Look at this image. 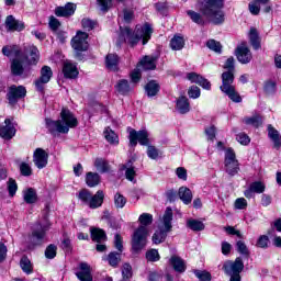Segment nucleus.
I'll list each match as a JSON object with an SVG mask.
<instances>
[{
	"label": "nucleus",
	"mask_w": 281,
	"mask_h": 281,
	"mask_svg": "<svg viewBox=\"0 0 281 281\" xmlns=\"http://www.w3.org/2000/svg\"><path fill=\"white\" fill-rule=\"evenodd\" d=\"M3 56L11 59V74L12 76H23L25 69L31 65L38 63V48L35 46H29L21 48L19 45H7L2 48Z\"/></svg>",
	"instance_id": "obj_1"
},
{
	"label": "nucleus",
	"mask_w": 281,
	"mask_h": 281,
	"mask_svg": "<svg viewBox=\"0 0 281 281\" xmlns=\"http://www.w3.org/2000/svg\"><path fill=\"white\" fill-rule=\"evenodd\" d=\"M224 1L225 0H204L200 5L201 13L189 10L187 14L196 25H203L205 23L204 19L214 25H222V23H225V13L223 12Z\"/></svg>",
	"instance_id": "obj_2"
},
{
	"label": "nucleus",
	"mask_w": 281,
	"mask_h": 281,
	"mask_svg": "<svg viewBox=\"0 0 281 281\" xmlns=\"http://www.w3.org/2000/svg\"><path fill=\"white\" fill-rule=\"evenodd\" d=\"M46 128L53 137L58 135H67L69 128H76L78 126V119L69 111V109H63L60 112V120L54 121L46 119Z\"/></svg>",
	"instance_id": "obj_3"
},
{
	"label": "nucleus",
	"mask_w": 281,
	"mask_h": 281,
	"mask_svg": "<svg viewBox=\"0 0 281 281\" xmlns=\"http://www.w3.org/2000/svg\"><path fill=\"white\" fill-rule=\"evenodd\" d=\"M236 59L234 57H228L224 64L225 71L222 74V86L220 87L221 91L225 93L232 100V102H243V98L236 91V87H234V71L236 69L235 66Z\"/></svg>",
	"instance_id": "obj_4"
},
{
	"label": "nucleus",
	"mask_w": 281,
	"mask_h": 281,
	"mask_svg": "<svg viewBox=\"0 0 281 281\" xmlns=\"http://www.w3.org/2000/svg\"><path fill=\"white\" fill-rule=\"evenodd\" d=\"M140 226L134 232L132 237V250L134 254H139L146 247L148 238V225H153V214L143 213L138 217Z\"/></svg>",
	"instance_id": "obj_5"
},
{
	"label": "nucleus",
	"mask_w": 281,
	"mask_h": 281,
	"mask_svg": "<svg viewBox=\"0 0 281 281\" xmlns=\"http://www.w3.org/2000/svg\"><path fill=\"white\" fill-rule=\"evenodd\" d=\"M170 232H172V209L167 207L162 216V225H159L158 231L153 235V243L155 245H161Z\"/></svg>",
	"instance_id": "obj_6"
},
{
	"label": "nucleus",
	"mask_w": 281,
	"mask_h": 281,
	"mask_svg": "<svg viewBox=\"0 0 281 281\" xmlns=\"http://www.w3.org/2000/svg\"><path fill=\"white\" fill-rule=\"evenodd\" d=\"M78 199L82 201L85 205H88L90 210H98V207H102V203H104V191L99 190L93 194L91 191L83 189L79 191Z\"/></svg>",
	"instance_id": "obj_7"
},
{
	"label": "nucleus",
	"mask_w": 281,
	"mask_h": 281,
	"mask_svg": "<svg viewBox=\"0 0 281 281\" xmlns=\"http://www.w3.org/2000/svg\"><path fill=\"white\" fill-rule=\"evenodd\" d=\"M52 229V223L49 220H46L44 224L37 223L33 227L30 243L33 247H41L44 243H47V232Z\"/></svg>",
	"instance_id": "obj_8"
},
{
	"label": "nucleus",
	"mask_w": 281,
	"mask_h": 281,
	"mask_svg": "<svg viewBox=\"0 0 281 281\" xmlns=\"http://www.w3.org/2000/svg\"><path fill=\"white\" fill-rule=\"evenodd\" d=\"M26 95H27V89L25 88V86L11 85L8 88L5 98L10 106H16L20 100H25Z\"/></svg>",
	"instance_id": "obj_9"
},
{
	"label": "nucleus",
	"mask_w": 281,
	"mask_h": 281,
	"mask_svg": "<svg viewBox=\"0 0 281 281\" xmlns=\"http://www.w3.org/2000/svg\"><path fill=\"white\" fill-rule=\"evenodd\" d=\"M224 168L225 172L229 175V177H236L240 171V162L236 159V151L232 148H228L225 151Z\"/></svg>",
	"instance_id": "obj_10"
},
{
	"label": "nucleus",
	"mask_w": 281,
	"mask_h": 281,
	"mask_svg": "<svg viewBox=\"0 0 281 281\" xmlns=\"http://www.w3.org/2000/svg\"><path fill=\"white\" fill-rule=\"evenodd\" d=\"M89 37L85 36H74L70 44L72 49L75 50V58L77 60H82L85 57L82 56V52H87L89 49Z\"/></svg>",
	"instance_id": "obj_11"
},
{
	"label": "nucleus",
	"mask_w": 281,
	"mask_h": 281,
	"mask_svg": "<svg viewBox=\"0 0 281 281\" xmlns=\"http://www.w3.org/2000/svg\"><path fill=\"white\" fill-rule=\"evenodd\" d=\"M234 55L241 65H249L254 60V54H251L249 46H247V42H241L237 45Z\"/></svg>",
	"instance_id": "obj_12"
},
{
	"label": "nucleus",
	"mask_w": 281,
	"mask_h": 281,
	"mask_svg": "<svg viewBox=\"0 0 281 281\" xmlns=\"http://www.w3.org/2000/svg\"><path fill=\"white\" fill-rule=\"evenodd\" d=\"M52 76H54V71H52V67L43 66L40 71V78L35 80V89L40 93L45 91V85L52 80Z\"/></svg>",
	"instance_id": "obj_13"
},
{
	"label": "nucleus",
	"mask_w": 281,
	"mask_h": 281,
	"mask_svg": "<svg viewBox=\"0 0 281 281\" xmlns=\"http://www.w3.org/2000/svg\"><path fill=\"white\" fill-rule=\"evenodd\" d=\"M137 142L140 144V146H148L150 144V140L148 139V132L146 130L142 131H130V146H137Z\"/></svg>",
	"instance_id": "obj_14"
},
{
	"label": "nucleus",
	"mask_w": 281,
	"mask_h": 281,
	"mask_svg": "<svg viewBox=\"0 0 281 281\" xmlns=\"http://www.w3.org/2000/svg\"><path fill=\"white\" fill-rule=\"evenodd\" d=\"M243 269H245V263L240 257H237L235 261L228 260L223 265L226 276L243 273Z\"/></svg>",
	"instance_id": "obj_15"
},
{
	"label": "nucleus",
	"mask_w": 281,
	"mask_h": 281,
	"mask_svg": "<svg viewBox=\"0 0 281 281\" xmlns=\"http://www.w3.org/2000/svg\"><path fill=\"white\" fill-rule=\"evenodd\" d=\"M265 190H267V186L262 181H255L249 184L248 189L244 191V196L246 199H254L256 194H263Z\"/></svg>",
	"instance_id": "obj_16"
},
{
	"label": "nucleus",
	"mask_w": 281,
	"mask_h": 281,
	"mask_svg": "<svg viewBox=\"0 0 281 281\" xmlns=\"http://www.w3.org/2000/svg\"><path fill=\"white\" fill-rule=\"evenodd\" d=\"M49 159V154L45 151L43 148H36L33 154V162L38 168V170H43L47 166V161Z\"/></svg>",
	"instance_id": "obj_17"
},
{
	"label": "nucleus",
	"mask_w": 281,
	"mask_h": 281,
	"mask_svg": "<svg viewBox=\"0 0 281 281\" xmlns=\"http://www.w3.org/2000/svg\"><path fill=\"white\" fill-rule=\"evenodd\" d=\"M16 135V127L12 123V119H5L4 124L0 127V137L2 139H12Z\"/></svg>",
	"instance_id": "obj_18"
},
{
	"label": "nucleus",
	"mask_w": 281,
	"mask_h": 281,
	"mask_svg": "<svg viewBox=\"0 0 281 281\" xmlns=\"http://www.w3.org/2000/svg\"><path fill=\"white\" fill-rule=\"evenodd\" d=\"M260 5H265L263 12L266 14H269L271 11V5H269V0H255L249 3V11L257 16V14H260Z\"/></svg>",
	"instance_id": "obj_19"
},
{
	"label": "nucleus",
	"mask_w": 281,
	"mask_h": 281,
	"mask_svg": "<svg viewBox=\"0 0 281 281\" xmlns=\"http://www.w3.org/2000/svg\"><path fill=\"white\" fill-rule=\"evenodd\" d=\"M78 280L80 281H93L91 276V266L87 262L79 263V271L76 272Z\"/></svg>",
	"instance_id": "obj_20"
},
{
	"label": "nucleus",
	"mask_w": 281,
	"mask_h": 281,
	"mask_svg": "<svg viewBox=\"0 0 281 281\" xmlns=\"http://www.w3.org/2000/svg\"><path fill=\"white\" fill-rule=\"evenodd\" d=\"M4 24L10 32H23L25 30V23L15 20L13 15H8Z\"/></svg>",
	"instance_id": "obj_21"
},
{
	"label": "nucleus",
	"mask_w": 281,
	"mask_h": 281,
	"mask_svg": "<svg viewBox=\"0 0 281 281\" xmlns=\"http://www.w3.org/2000/svg\"><path fill=\"white\" fill-rule=\"evenodd\" d=\"M187 79L190 80V82H194L195 85H200L203 89L210 90L212 89V83L202 76H200L196 72H189L187 74Z\"/></svg>",
	"instance_id": "obj_22"
},
{
	"label": "nucleus",
	"mask_w": 281,
	"mask_h": 281,
	"mask_svg": "<svg viewBox=\"0 0 281 281\" xmlns=\"http://www.w3.org/2000/svg\"><path fill=\"white\" fill-rule=\"evenodd\" d=\"M63 74L65 78L74 80L75 78H78V67H76L71 61H65L63 66Z\"/></svg>",
	"instance_id": "obj_23"
},
{
	"label": "nucleus",
	"mask_w": 281,
	"mask_h": 281,
	"mask_svg": "<svg viewBox=\"0 0 281 281\" xmlns=\"http://www.w3.org/2000/svg\"><path fill=\"white\" fill-rule=\"evenodd\" d=\"M76 13V4L68 2L65 4V7H57L55 9L56 16H72V14Z\"/></svg>",
	"instance_id": "obj_24"
},
{
	"label": "nucleus",
	"mask_w": 281,
	"mask_h": 281,
	"mask_svg": "<svg viewBox=\"0 0 281 281\" xmlns=\"http://www.w3.org/2000/svg\"><path fill=\"white\" fill-rule=\"evenodd\" d=\"M105 67L110 71H117L120 69V56L110 53L105 56Z\"/></svg>",
	"instance_id": "obj_25"
},
{
	"label": "nucleus",
	"mask_w": 281,
	"mask_h": 281,
	"mask_svg": "<svg viewBox=\"0 0 281 281\" xmlns=\"http://www.w3.org/2000/svg\"><path fill=\"white\" fill-rule=\"evenodd\" d=\"M157 60H159V56H145L139 65L145 71H150L157 69Z\"/></svg>",
	"instance_id": "obj_26"
},
{
	"label": "nucleus",
	"mask_w": 281,
	"mask_h": 281,
	"mask_svg": "<svg viewBox=\"0 0 281 281\" xmlns=\"http://www.w3.org/2000/svg\"><path fill=\"white\" fill-rule=\"evenodd\" d=\"M24 201L29 205H34V203L38 202V194L36 193V189L27 188L22 192Z\"/></svg>",
	"instance_id": "obj_27"
},
{
	"label": "nucleus",
	"mask_w": 281,
	"mask_h": 281,
	"mask_svg": "<svg viewBox=\"0 0 281 281\" xmlns=\"http://www.w3.org/2000/svg\"><path fill=\"white\" fill-rule=\"evenodd\" d=\"M268 136L273 142L274 148L277 150H280V147H281L280 132H278V130H276L273 125H268Z\"/></svg>",
	"instance_id": "obj_28"
},
{
	"label": "nucleus",
	"mask_w": 281,
	"mask_h": 281,
	"mask_svg": "<svg viewBox=\"0 0 281 281\" xmlns=\"http://www.w3.org/2000/svg\"><path fill=\"white\" fill-rule=\"evenodd\" d=\"M119 41H124L125 43H128L131 47H135L139 41H142L143 45H146L150 41V36H127V37H120Z\"/></svg>",
	"instance_id": "obj_29"
},
{
	"label": "nucleus",
	"mask_w": 281,
	"mask_h": 281,
	"mask_svg": "<svg viewBox=\"0 0 281 281\" xmlns=\"http://www.w3.org/2000/svg\"><path fill=\"white\" fill-rule=\"evenodd\" d=\"M90 234L93 243H103V240H106V233L104 229L91 227Z\"/></svg>",
	"instance_id": "obj_30"
},
{
	"label": "nucleus",
	"mask_w": 281,
	"mask_h": 281,
	"mask_svg": "<svg viewBox=\"0 0 281 281\" xmlns=\"http://www.w3.org/2000/svg\"><path fill=\"white\" fill-rule=\"evenodd\" d=\"M169 262L178 273L186 272V261H183V259L180 257L173 256L170 258Z\"/></svg>",
	"instance_id": "obj_31"
},
{
	"label": "nucleus",
	"mask_w": 281,
	"mask_h": 281,
	"mask_svg": "<svg viewBox=\"0 0 281 281\" xmlns=\"http://www.w3.org/2000/svg\"><path fill=\"white\" fill-rule=\"evenodd\" d=\"M178 196L182 200L184 205H190V203H192V191L187 187H181L179 189Z\"/></svg>",
	"instance_id": "obj_32"
},
{
	"label": "nucleus",
	"mask_w": 281,
	"mask_h": 281,
	"mask_svg": "<svg viewBox=\"0 0 281 281\" xmlns=\"http://www.w3.org/2000/svg\"><path fill=\"white\" fill-rule=\"evenodd\" d=\"M177 110L182 115H186V113H190V101L186 97H181L177 100L176 104Z\"/></svg>",
	"instance_id": "obj_33"
},
{
	"label": "nucleus",
	"mask_w": 281,
	"mask_h": 281,
	"mask_svg": "<svg viewBox=\"0 0 281 281\" xmlns=\"http://www.w3.org/2000/svg\"><path fill=\"white\" fill-rule=\"evenodd\" d=\"M115 89L121 95H126L127 93H131L133 91V88L131 87V83H128V80L121 79L115 86Z\"/></svg>",
	"instance_id": "obj_34"
},
{
	"label": "nucleus",
	"mask_w": 281,
	"mask_h": 281,
	"mask_svg": "<svg viewBox=\"0 0 281 281\" xmlns=\"http://www.w3.org/2000/svg\"><path fill=\"white\" fill-rule=\"evenodd\" d=\"M153 32V25L149 23H145L144 25H136V36H151Z\"/></svg>",
	"instance_id": "obj_35"
},
{
	"label": "nucleus",
	"mask_w": 281,
	"mask_h": 281,
	"mask_svg": "<svg viewBox=\"0 0 281 281\" xmlns=\"http://www.w3.org/2000/svg\"><path fill=\"white\" fill-rule=\"evenodd\" d=\"M187 227L192 232H203L205 224L199 220L190 218L187 221Z\"/></svg>",
	"instance_id": "obj_36"
},
{
	"label": "nucleus",
	"mask_w": 281,
	"mask_h": 281,
	"mask_svg": "<svg viewBox=\"0 0 281 281\" xmlns=\"http://www.w3.org/2000/svg\"><path fill=\"white\" fill-rule=\"evenodd\" d=\"M20 267L24 273L30 276V273L34 272V266H32V261H30V258L27 256H23L20 260Z\"/></svg>",
	"instance_id": "obj_37"
},
{
	"label": "nucleus",
	"mask_w": 281,
	"mask_h": 281,
	"mask_svg": "<svg viewBox=\"0 0 281 281\" xmlns=\"http://www.w3.org/2000/svg\"><path fill=\"white\" fill-rule=\"evenodd\" d=\"M86 183L89 188H95L100 184V175L95 172H88L86 175Z\"/></svg>",
	"instance_id": "obj_38"
},
{
	"label": "nucleus",
	"mask_w": 281,
	"mask_h": 281,
	"mask_svg": "<svg viewBox=\"0 0 281 281\" xmlns=\"http://www.w3.org/2000/svg\"><path fill=\"white\" fill-rule=\"evenodd\" d=\"M186 45V40H183V36H175L170 41V47L175 52H179L180 49H183Z\"/></svg>",
	"instance_id": "obj_39"
},
{
	"label": "nucleus",
	"mask_w": 281,
	"mask_h": 281,
	"mask_svg": "<svg viewBox=\"0 0 281 281\" xmlns=\"http://www.w3.org/2000/svg\"><path fill=\"white\" fill-rule=\"evenodd\" d=\"M106 260L110 267H117L122 260V252L112 251L108 255Z\"/></svg>",
	"instance_id": "obj_40"
},
{
	"label": "nucleus",
	"mask_w": 281,
	"mask_h": 281,
	"mask_svg": "<svg viewBox=\"0 0 281 281\" xmlns=\"http://www.w3.org/2000/svg\"><path fill=\"white\" fill-rule=\"evenodd\" d=\"M103 135L109 144H120V138L117 137V134H115V132H113L111 127H106L103 132Z\"/></svg>",
	"instance_id": "obj_41"
},
{
	"label": "nucleus",
	"mask_w": 281,
	"mask_h": 281,
	"mask_svg": "<svg viewBox=\"0 0 281 281\" xmlns=\"http://www.w3.org/2000/svg\"><path fill=\"white\" fill-rule=\"evenodd\" d=\"M235 247L238 254H240V256H244V258H246L247 260L249 259L250 251H249V248L247 247V244H245V241L237 240Z\"/></svg>",
	"instance_id": "obj_42"
},
{
	"label": "nucleus",
	"mask_w": 281,
	"mask_h": 281,
	"mask_svg": "<svg viewBox=\"0 0 281 281\" xmlns=\"http://www.w3.org/2000/svg\"><path fill=\"white\" fill-rule=\"evenodd\" d=\"M146 93L148 98H154L157 93H159V83L157 81H149L145 87Z\"/></svg>",
	"instance_id": "obj_43"
},
{
	"label": "nucleus",
	"mask_w": 281,
	"mask_h": 281,
	"mask_svg": "<svg viewBox=\"0 0 281 281\" xmlns=\"http://www.w3.org/2000/svg\"><path fill=\"white\" fill-rule=\"evenodd\" d=\"M206 47L211 49L212 52H215V54H223V45L221 42H217L215 40H209L206 42Z\"/></svg>",
	"instance_id": "obj_44"
},
{
	"label": "nucleus",
	"mask_w": 281,
	"mask_h": 281,
	"mask_svg": "<svg viewBox=\"0 0 281 281\" xmlns=\"http://www.w3.org/2000/svg\"><path fill=\"white\" fill-rule=\"evenodd\" d=\"M245 124H248L250 126H255L258 128V126L262 125V117L260 115H255L251 117L244 119Z\"/></svg>",
	"instance_id": "obj_45"
},
{
	"label": "nucleus",
	"mask_w": 281,
	"mask_h": 281,
	"mask_svg": "<svg viewBox=\"0 0 281 281\" xmlns=\"http://www.w3.org/2000/svg\"><path fill=\"white\" fill-rule=\"evenodd\" d=\"M94 166L99 172H109V162L102 158H97Z\"/></svg>",
	"instance_id": "obj_46"
},
{
	"label": "nucleus",
	"mask_w": 281,
	"mask_h": 281,
	"mask_svg": "<svg viewBox=\"0 0 281 281\" xmlns=\"http://www.w3.org/2000/svg\"><path fill=\"white\" fill-rule=\"evenodd\" d=\"M124 168L125 170V177L128 181H133L135 179V167H133V161L130 160Z\"/></svg>",
	"instance_id": "obj_47"
},
{
	"label": "nucleus",
	"mask_w": 281,
	"mask_h": 281,
	"mask_svg": "<svg viewBox=\"0 0 281 281\" xmlns=\"http://www.w3.org/2000/svg\"><path fill=\"white\" fill-rule=\"evenodd\" d=\"M81 25H82L83 30H86V32H91V30H93L95 27V25H98V22L93 21L89 18H83L81 20Z\"/></svg>",
	"instance_id": "obj_48"
},
{
	"label": "nucleus",
	"mask_w": 281,
	"mask_h": 281,
	"mask_svg": "<svg viewBox=\"0 0 281 281\" xmlns=\"http://www.w3.org/2000/svg\"><path fill=\"white\" fill-rule=\"evenodd\" d=\"M56 251H58V247H56V245H48L45 249V258L48 260H54V258H56Z\"/></svg>",
	"instance_id": "obj_49"
},
{
	"label": "nucleus",
	"mask_w": 281,
	"mask_h": 281,
	"mask_svg": "<svg viewBox=\"0 0 281 281\" xmlns=\"http://www.w3.org/2000/svg\"><path fill=\"white\" fill-rule=\"evenodd\" d=\"M7 188H8L9 196H14V194H16V190H19L16 180L10 178L7 182Z\"/></svg>",
	"instance_id": "obj_50"
},
{
	"label": "nucleus",
	"mask_w": 281,
	"mask_h": 281,
	"mask_svg": "<svg viewBox=\"0 0 281 281\" xmlns=\"http://www.w3.org/2000/svg\"><path fill=\"white\" fill-rule=\"evenodd\" d=\"M155 8L159 14L162 16H168V10H170V7L168 5V2H157L155 4Z\"/></svg>",
	"instance_id": "obj_51"
},
{
	"label": "nucleus",
	"mask_w": 281,
	"mask_h": 281,
	"mask_svg": "<svg viewBox=\"0 0 281 281\" xmlns=\"http://www.w3.org/2000/svg\"><path fill=\"white\" fill-rule=\"evenodd\" d=\"M97 3L102 12H109L113 8V0H97Z\"/></svg>",
	"instance_id": "obj_52"
},
{
	"label": "nucleus",
	"mask_w": 281,
	"mask_h": 281,
	"mask_svg": "<svg viewBox=\"0 0 281 281\" xmlns=\"http://www.w3.org/2000/svg\"><path fill=\"white\" fill-rule=\"evenodd\" d=\"M147 156L149 159H159V157H161V153L155 146L149 145L147 147Z\"/></svg>",
	"instance_id": "obj_53"
},
{
	"label": "nucleus",
	"mask_w": 281,
	"mask_h": 281,
	"mask_svg": "<svg viewBox=\"0 0 281 281\" xmlns=\"http://www.w3.org/2000/svg\"><path fill=\"white\" fill-rule=\"evenodd\" d=\"M194 276L200 281H212V274L207 271L194 270Z\"/></svg>",
	"instance_id": "obj_54"
},
{
	"label": "nucleus",
	"mask_w": 281,
	"mask_h": 281,
	"mask_svg": "<svg viewBox=\"0 0 281 281\" xmlns=\"http://www.w3.org/2000/svg\"><path fill=\"white\" fill-rule=\"evenodd\" d=\"M122 280H131V278H133V267H131L128 263H124L122 269Z\"/></svg>",
	"instance_id": "obj_55"
},
{
	"label": "nucleus",
	"mask_w": 281,
	"mask_h": 281,
	"mask_svg": "<svg viewBox=\"0 0 281 281\" xmlns=\"http://www.w3.org/2000/svg\"><path fill=\"white\" fill-rule=\"evenodd\" d=\"M114 205L115 207H119V209L124 207V205H126V198L121 193H116L114 195Z\"/></svg>",
	"instance_id": "obj_56"
},
{
	"label": "nucleus",
	"mask_w": 281,
	"mask_h": 281,
	"mask_svg": "<svg viewBox=\"0 0 281 281\" xmlns=\"http://www.w3.org/2000/svg\"><path fill=\"white\" fill-rule=\"evenodd\" d=\"M256 246L259 247L260 249H267L269 247V236H259Z\"/></svg>",
	"instance_id": "obj_57"
},
{
	"label": "nucleus",
	"mask_w": 281,
	"mask_h": 281,
	"mask_svg": "<svg viewBox=\"0 0 281 281\" xmlns=\"http://www.w3.org/2000/svg\"><path fill=\"white\" fill-rule=\"evenodd\" d=\"M114 247H115V249H117V251L120 254H122V251H124V241L122 239V235L115 234V236H114Z\"/></svg>",
	"instance_id": "obj_58"
},
{
	"label": "nucleus",
	"mask_w": 281,
	"mask_h": 281,
	"mask_svg": "<svg viewBox=\"0 0 281 281\" xmlns=\"http://www.w3.org/2000/svg\"><path fill=\"white\" fill-rule=\"evenodd\" d=\"M20 172L22 177H32V167L27 162L20 165Z\"/></svg>",
	"instance_id": "obj_59"
},
{
	"label": "nucleus",
	"mask_w": 281,
	"mask_h": 281,
	"mask_svg": "<svg viewBox=\"0 0 281 281\" xmlns=\"http://www.w3.org/2000/svg\"><path fill=\"white\" fill-rule=\"evenodd\" d=\"M159 258V251H157V249H150L146 252V259L149 260V262H157Z\"/></svg>",
	"instance_id": "obj_60"
},
{
	"label": "nucleus",
	"mask_w": 281,
	"mask_h": 281,
	"mask_svg": "<svg viewBox=\"0 0 281 281\" xmlns=\"http://www.w3.org/2000/svg\"><path fill=\"white\" fill-rule=\"evenodd\" d=\"M130 76H131L132 83L137 85V82L142 80V70L139 69V67H137L131 72Z\"/></svg>",
	"instance_id": "obj_61"
},
{
	"label": "nucleus",
	"mask_w": 281,
	"mask_h": 281,
	"mask_svg": "<svg viewBox=\"0 0 281 281\" xmlns=\"http://www.w3.org/2000/svg\"><path fill=\"white\" fill-rule=\"evenodd\" d=\"M189 98L196 100V98H201V89L196 86H191L188 91Z\"/></svg>",
	"instance_id": "obj_62"
},
{
	"label": "nucleus",
	"mask_w": 281,
	"mask_h": 281,
	"mask_svg": "<svg viewBox=\"0 0 281 281\" xmlns=\"http://www.w3.org/2000/svg\"><path fill=\"white\" fill-rule=\"evenodd\" d=\"M236 139L243 146H248V144L251 142V138H249V136L245 133L237 134Z\"/></svg>",
	"instance_id": "obj_63"
},
{
	"label": "nucleus",
	"mask_w": 281,
	"mask_h": 281,
	"mask_svg": "<svg viewBox=\"0 0 281 281\" xmlns=\"http://www.w3.org/2000/svg\"><path fill=\"white\" fill-rule=\"evenodd\" d=\"M235 210H247V200L245 198H238L235 200Z\"/></svg>",
	"instance_id": "obj_64"
}]
</instances>
